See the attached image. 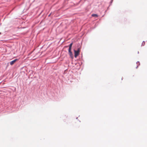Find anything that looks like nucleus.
Wrapping results in <instances>:
<instances>
[{"mask_svg": "<svg viewBox=\"0 0 147 147\" xmlns=\"http://www.w3.org/2000/svg\"><path fill=\"white\" fill-rule=\"evenodd\" d=\"M92 16L93 17H95V16H96L97 17L98 16L96 14H92Z\"/></svg>", "mask_w": 147, "mask_h": 147, "instance_id": "5", "label": "nucleus"}, {"mask_svg": "<svg viewBox=\"0 0 147 147\" xmlns=\"http://www.w3.org/2000/svg\"><path fill=\"white\" fill-rule=\"evenodd\" d=\"M145 42H142V44H143V45L145 44Z\"/></svg>", "mask_w": 147, "mask_h": 147, "instance_id": "7", "label": "nucleus"}, {"mask_svg": "<svg viewBox=\"0 0 147 147\" xmlns=\"http://www.w3.org/2000/svg\"><path fill=\"white\" fill-rule=\"evenodd\" d=\"M18 60V59H16L12 61H11V62H10V64L11 65H12L16 62V61Z\"/></svg>", "mask_w": 147, "mask_h": 147, "instance_id": "2", "label": "nucleus"}, {"mask_svg": "<svg viewBox=\"0 0 147 147\" xmlns=\"http://www.w3.org/2000/svg\"><path fill=\"white\" fill-rule=\"evenodd\" d=\"M77 51H78V52L79 53L80 52V48H79Z\"/></svg>", "mask_w": 147, "mask_h": 147, "instance_id": "6", "label": "nucleus"}, {"mask_svg": "<svg viewBox=\"0 0 147 147\" xmlns=\"http://www.w3.org/2000/svg\"><path fill=\"white\" fill-rule=\"evenodd\" d=\"M74 56L76 58L79 55V53L78 51H77L76 50H74Z\"/></svg>", "mask_w": 147, "mask_h": 147, "instance_id": "1", "label": "nucleus"}, {"mask_svg": "<svg viewBox=\"0 0 147 147\" xmlns=\"http://www.w3.org/2000/svg\"><path fill=\"white\" fill-rule=\"evenodd\" d=\"M72 44H73V43H71L70 44V45H69V50H71V47H72Z\"/></svg>", "mask_w": 147, "mask_h": 147, "instance_id": "4", "label": "nucleus"}, {"mask_svg": "<svg viewBox=\"0 0 147 147\" xmlns=\"http://www.w3.org/2000/svg\"><path fill=\"white\" fill-rule=\"evenodd\" d=\"M69 53L70 56L73 59V55L72 53L71 52V50H69Z\"/></svg>", "mask_w": 147, "mask_h": 147, "instance_id": "3", "label": "nucleus"}]
</instances>
